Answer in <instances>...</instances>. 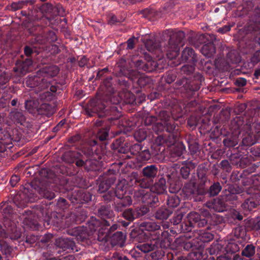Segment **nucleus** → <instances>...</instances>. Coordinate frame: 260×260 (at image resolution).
<instances>
[{
	"label": "nucleus",
	"mask_w": 260,
	"mask_h": 260,
	"mask_svg": "<svg viewBox=\"0 0 260 260\" xmlns=\"http://www.w3.org/2000/svg\"><path fill=\"white\" fill-rule=\"evenodd\" d=\"M252 118V117L246 118V121H245L244 117H236L233 119L231 122L232 129L235 131V133H237L239 134L240 133V132L242 130H246L247 129H250L249 127L246 126V123L247 121H248L249 119H251Z\"/></svg>",
	"instance_id": "33"
},
{
	"label": "nucleus",
	"mask_w": 260,
	"mask_h": 260,
	"mask_svg": "<svg viewBox=\"0 0 260 260\" xmlns=\"http://www.w3.org/2000/svg\"><path fill=\"white\" fill-rule=\"evenodd\" d=\"M151 192L158 195L167 193L166 180L164 177H160L158 181L149 187Z\"/></svg>",
	"instance_id": "35"
},
{
	"label": "nucleus",
	"mask_w": 260,
	"mask_h": 260,
	"mask_svg": "<svg viewBox=\"0 0 260 260\" xmlns=\"http://www.w3.org/2000/svg\"><path fill=\"white\" fill-rule=\"evenodd\" d=\"M6 230L0 225V240H4L9 238L12 240H16L20 238L21 233L17 228L14 223H10V225L6 227Z\"/></svg>",
	"instance_id": "22"
},
{
	"label": "nucleus",
	"mask_w": 260,
	"mask_h": 260,
	"mask_svg": "<svg viewBox=\"0 0 260 260\" xmlns=\"http://www.w3.org/2000/svg\"><path fill=\"white\" fill-rule=\"evenodd\" d=\"M166 146L167 147L170 146H168L166 144H165L161 146L157 145L155 144V140L153 147L155 149H156V152H154L151 154L148 149L145 148L144 149H142L138 156L140 157L141 161H148L151 159L152 155H157L159 153H161L163 152L165 150Z\"/></svg>",
	"instance_id": "28"
},
{
	"label": "nucleus",
	"mask_w": 260,
	"mask_h": 260,
	"mask_svg": "<svg viewBox=\"0 0 260 260\" xmlns=\"http://www.w3.org/2000/svg\"><path fill=\"white\" fill-rule=\"evenodd\" d=\"M241 247L236 241H231L224 246L225 253L228 254L236 253L240 250Z\"/></svg>",
	"instance_id": "64"
},
{
	"label": "nucleus",
	"mask_w": 260,
	"mask_h": 260,
	"mask_svg": "<svg viewBox=\"0 0 260 260\" xmlns=\"http://www.w3.org/2000/svg\"><path fill=\"white\" fill-rule=\"evenodd\" d=\"M185 140L187 143L188 149L192 155L197 156L200 152V147L196 141L195 137L189 135L186 136Z\"/></svg>",
	"instance_id": "42"
},
{
	"label": "nucleus",
	"mask_w": 260,
	"mask_h": 260,
	"mask_svg": "<svg viewBox=\"0 0 260 260\" xmlns=\"http://www.w3.org/2000/svg\"><path fill=\"white\" fill-rule=\"evenodd\" d=\"M251 189L245 190L244 188L239 186L231 185L222 192V198L226 202L232 203L236 201H240L245 198L248 194L252 193Z\"/></svg>",
	"instance_id": "12"
},
{
	"label": "nucleus",
	"mask_w": 260,
	"mask_h": 260,
	"mask_svg": "<svg viewBox=\"0 0 260 260\" xmlns=\"http://www.w3.org/2000/svg\"><path fill=\"white\" fill-rule=\"evenodd\" d=\"M226 58L231 64H237L241 60V57L236 50H231L227 53Z\"/></svg>",
	"instance_id": "60"
},
{
	"label": "nucleus",
	"mask_w": 260,
	"mask_h": 260,
	"mask_svg": "<svg viewBox=\"0 0 260 260\" xmlns=\"http://www.w3.org/2000/svg\"><path fill=\"white\" fill-rule=\"evenodd\" d=\"M99 99L90 100L85 109L86 114L90 116H98L103 119H98L94 125L96 127L104 126L98 129L96 134V140L91 142V145L97 147L98 141H104L109 138L110 127L115 124L121 116V114L116 105L111 102V99L103 96Z\"/></svg>",
	"instance_id": "2"
},
{
	"label": "nucleus",
	"mask_w": 260,
	"mask_h": 260,
	"mask_svg": "<svg viewBox=\"0 0 260 260\" xmlns=\"http://www.w3.org/2000/svg\"><path fill=\"white\" fill-rule=\"evenodd\" d=\"M25 83L28 87L34 88L36 92L48 88L50 84V81L43 77L39 72L36 75L29 76Z\"/></svg>",
	"instance_id": "17"
},
{
	"label": "nucleus",
	"mask_w": 260,
	"mask_h": 260,
	"mask_svg": "<svg viewBox=\"0 0 260 260\" xmlns=\"http://www.w3.org/2000/svg\"><path fill=\"white\" fill-rule=\"evenodd\" d=\"M170 35V39L168 43L169 44H176L177 47L182 45L183 42L185 35L184 31L182 30H172Z\"/></svg>",
	"instance_id": "36"
},
{
	"label": "nucleus",
	"mask_w": 260,
	"mask_h": 260,
	"mask_svg": "<svg viewBox=\"0 0 260 260\" xmlns=\"http://www.w3.org/2000/svg\"><path fill=\"white\" fill-rule=\"evenodd\" d=\"M240 245L241 247H243L241 251L242 256L249 260L253 259L256 253V247L252 244H247L245 246L240 244Z\"/></svg>",
	"instance_id": "51"
},
{
	"label": "nucleus",
	"mask_w": 260,
	"mask_h": 260,
	"mask_svg": "<svg viewBox=\"0 0 260 260\" xmlns=\"http://www.w3.org/2000/svg\"><path fill=\"white\" fill-rule=\"evenodd\" d=\"M50 91H46L41 93L39 94V98L41 101L47 102L53 100L57 95H59L62 91L60 86L58 85L50 84Z\"/></svg>",
	"instance_id": "27"
},
{
	"label": "nucleus",
	"mask_w": 260,
	"mask_h": 260,
	"mask_svg": "<svg viewBox=\"0 0 260 260\" xmlns=\"http://www.w3.org/2000/svg\"><path fill=\"white\" fill-rule=\"evenodd\" d=\"M64 161L75 163L77 167H83L87 171L97 168L98 160L102 158L101 149L94 146H86L79 151L66 152L62 156Z\"/></svg>",
	"instance_id": "3"
},
{
	"label": "nucleus",
	"mask_w": 260,
	"mask_h": 260,
	"mask_svg": "<svg viewBox=\"0 0 260 260\" xmlns=\"http://www.w3.org/2000/svg\"><path fill=\"white\" fill-rule=\"evenodd\" d=\"M34 4V0L20 1L16 2H13L10 5L9 10L12 11H16L22 9L25 6H27L28 4L33 5Z\"/></svg>",
	"instance_id": "59"
},
{
	"label": "nucleus",
	"mask_w": 260,
	"mask_h": 260,
	"mask_svg": "<svg viewBox=\"0 0 260 260\" xmlns=\"http://www.w3.org/2000/svg\"><path fill=\"white\" fill-rule=\"evenodd\" d=\"M245 131H246V135L242 139V144L245 146H251L256 143L257 141L254 132L251 133L252 130L248 129Z\"/></svg>",
	"instance_id": "58"
},
{
	"label": "nucleus",
	"mask_w": 260,
	"mask_h": 260,
	"mask_svg": "<svg viewBox=\"0 0 260 260\" xmlns=\"http://www.w3.org/2000/svg\"><path fill=\"white\" fill-rule=\"evenodd\" d=\"M24 187L23 190H21L13 199V203L19 208H25L27 204L30 202H34L39 198L34 192H37L39 196L43 198L51 200L56 197L57 191L56 190L54 183H39L38 185H29Z\"/></svg>",
	"instance_id": "4"
},
{
	"label": "nucleus",
	"mask_w": 260,
	"mask_h": 260,
	"mask_svg": "<svg viewBox=\"0 0 260 260\" xmlns=\"http://www.w3.org/2000/svg\"><path fill=\"white\" fill-rule=\"evenodd\" d=\"M180 203L179 197L176 194L168 195L167 198V205L169 209L174 208L178 206Z\"/></svg>",
	"instance_id": "62"
},
{
	"label": "nucleus",
	"mask_w": 260,
	"mask_h": 260,
	"mask_svg": "<svg viewBox=\"0 0 260 260\" xmlns=\"http://www.w3.org/2000/svg\"><path fill=\"white\" fill-rule=\"evenodd\" d=\"M78 172L77 169H75L73 172L69 174L70 175L72 176L69 178L61 177L58 178L59 179V184L62 189H64L66 191H70L73 190V187H77L81 188H88V185L86 180L80 175H75Z\"/></svg>",
	"instance_id": "10"
},
{
	"label": "nucleus",
	"mask_w": 260,
	"mask_h": 260,
	"mask_svg": "<svg viewBox=\"0 0 260 260\" xmlns=\"http://www.w3.org/2000/svg\"><path fill=\"white\" fill-rule=\"evenodd\" d=\"M118 228L117 224H112V225L104 232V236L101 240L109 241L113 247H122L125 243L126 236L121 231H116Z\"/></svg>",
	"instance_id": "11"
},
{
	"label": "nucleus",
	"mask_w": 260,
	"mask_h": 260,
	"mask_svg": "<svg viewBox=\"0 0 260 260\" xmlns=\"http://www.w3.org/2000/svg\"><path fill=\"white\" fill-rule=\"evenodd\" d=\"M208 169L205 166H200L198 169L197 175L199 183L201 186H206L210 184V180L209 178Z\"/></svg>",
	"instance_id": "44"
},
{
	"label": "nucleus",
	"mask_w": 260,
	"mask_h": 260,
	"mask_svg": "<svg viewBox=\"0 0 260 260\" xmlns=\"http://www.w3.org/2000/svg\"><path fill=\"white\" fill-rule=\"evenodd\" d=\"M222 186L218 182H214L206 191H202V194H207L209 197H215L221 191Z\"/></svg>",
	"instance_id": "54"
},
{
	"label": "nucleus",
	"mask_w": 260,
	"mask_h": 260,
	"mask_svg": "<svg viewBox=\"0 0 260 260\" xmlns=\"http://www.w3.org/2000/svg\"><path fill=\"white\" fill-rule=\"evenodd\" d=\"M180 47H177L176 44H169L166 46H164L161 49V52H164L167 58L172 60L175 59L179 54Z\"/></svg>",
	"instance_id": "43"
},
{
	"label": "nucleus",
	"mask_w": 260,
	"mask_h": 260,
	"mask_svg": "<svg viewBox=\"0 0 260 260\" xmlns=\"http://www.w3.org/2000/svg\"><path fill=\"white\" fill-rule=\"evenodd\" d=\"M54 252L61 254L62 252L78 251V247L73 238L61 237L56 240Z\"/></svg>",
	"instance_id": "18"
},
{
	"label": "nucleus",
	"mask_w": 260,
	"mask_h": 260,
	"mask_svg": "<svg viewBox=\"0 0 260 260\" xmlns=\"http://www.w3.org/2000/svg\"><path fill=\"white\" fill-rule=\"evenodd\" d=\"M122 197L118 198L119 201L114 202L113 208L116 212H121L125 210V208L132 204V200L131 197L129 195H126V193H123Z\"/></svg>",
	"instance_id": "31"
},
{
	"label": "nucleus",
	"mask_w": 260,
	"mask_h": 260,
	"mask_svg": "<svg viewBox=\"0 0 260 260\" xmlns=\"http://www.w3.org/2000/svg\"><path fill=\"white\" fill-rule=\"evenodd\" d=\"M209 204H211L209 206L210 208L217 212H222L226 210L227 204L222 196L220 198L213 199L211 203H209Z\"/></svg>",
	"instance_id": "48"
},
{
	"label": "nucleus",
	"mask_w": 260,
	"mask_h": 260,
	"mask_svg": "<svg viewBox=\"0 0 260 260\" xmlns=\"http://www.w3.org/2000/svg\"><path fill=\"white\" fill-rule=\"evenodd\" d=\"M246 126L252 130L254 128L255 137L257 142H260V119H258L256 116H254L251 119H249L247 121Z\"/></svg>",
	"instance_id": "41"
},
{
	"label": "nucleus",
	"mask_w": 260,
	"mask_h": 260,
	"mask_svg": "<svg viewBox=\"0 0 260 260\" xmlns=\"http://www.w3.org/2000/svg\"><path fill=\"white\" fill-rule=\"evenodd\" d=\"M177 242L181 244V247L184 249L189 251L191 250L188 254L191 253H201L202 254V258L201 260L206 257V253H204V250L201 247L202 246V244L197 243L196 239H193L190 241L185 240L184 239H178Z\"/></svg>",
	"instance_id": "20"
},
{
	"label": "nucleus",
	"mask_w": 260,
	"mask_h": 260,
	"mask_svg": "<svg viewBox=\"0 0 260 260\" xmlns=\"http://www.w3.org/2000/svg\"><path fill=\"white\" fill-rule=\"evenodd\" d=\"M160 121L153 125L152 130L156 134L165 131L168 134L160 135L155 138V144L161 146L166 144L172 146L177 141L179 136V126L171 116V114L167 111H161L159 113Z\"/></svg>",
	"instance_id": "5"
},
{
	"label": "nucleus",
	"mask_w": 260,
	"mask_h": 260,
	"mask_svg": "<svg viewBox=\"0 0 260 260\" xmlns=\"http://www.w3.org/2000/svg\"><path fill=\"white\" fill-rule=\"evenodd\" d=\"M214 64L216 68L223 71L228 70L231 67L230 62L227 59L225 60L222 57L216 58L214 60Z\"/></svg>",
	"instance_id": "61"
},
{
	"label": "nucleus",
	"mask_w": 260,
	"mask_h": 260,
	"mask_svg": "<svg viewBox=\"0 0 260 260\" xmlns=\"http://www.w3.org/2000/svg\"><path fill=\"white\" fill-rule=\"evenodd\" d=\"M203 80L201 74L195 73L188 78L183 77L177 79L175 84L176 87H179L183 96L190 99L200 89Z\"/></svg>",
	"instance_id": "8"
},
{
	"label": "nucleus",
	"mask_w": 260,
	"mask_h": 260,
	"mask_svg": "<svg viewBox=\"0 0 260 260\" xmlns=\"http://www.w3.org/2000/svg\"><path fill=\"white\" fill-rule=\"evenodd\" d=\"M225 248L224 245L218 242H213L210 247L207 249V251L210 255H215L217 256H223L225 254Z\"/></svg>",
	"instance_id": "46"
},
{
	"label": "nucleus",
	"mask_w": 260,
	"mask_h": 260,
	"mask_svg": "<svg viewBox=\"0 0 260 260\" xmlns=\"http://www.w3.org/2000/svg\"><path fill=\"white\" fill-rule=\"evenodd\" d=\"M98 216L101 218L104 225L111 226L113 219L114 218L113 211L108 205L101 206L98 210Z\"/></svg>",
	"instance_id": "24"
},
{
	"label": "nucleus",
	"mask_w": 260,
	"mask_h": 260,
	"mask_svg": "<svg viewBox=\"0 0 260 260\" xmlns=\"http://www.w3.org/2000/svg\"><path fill=\"white\" fill-rule=\"evenodd\" d=\"M66 191L68 200L74 205L88 203L92 199V194L84 190L77 189L74 191L73 190Z\"/></svg>",
	"instance_id": "19"
},
{
	"label": "nucleus",
	"mask_w": 260,
	"mask_h": 260,
	"mask_svg": "<svg viewBox=\"0 0 260 260\" xmlns=\"http://www.w3.org/2000/svg\"><path fill=\"white\" fill-rule=\"evenodd\" d=\"M159 170L155 165H150L142 168L141 171L142 185L147 188L153 185L154 180L158 176Z\"/></svg>",
	"instance_id": "14"
},
{
	"label": "nucleus",
	"mask_w": 260,
	"mask_h": 260,
	"mask_svg": "<svg viewBox=\"0 0 260 260\" xmlns=\"http://www.w3.org/2000/svg\"><path fill=\"white\" fill-rule=\"evenodd\" d=\"M143 41L147 50L149 52H161V46L160 42L156 40L153 37L146 36L143 38Z\"/></svg>",
	"instance_id": "30"
},
{
	"label": "nucleus",
	"mask_w": 260,
	"mask_h": 260,
	"mask_svg": "<svg viewBox=\"0 0 260 260\" xmlns=\"http://www.w3.org/2000/svg\"><path fill=\"white\" fill-rule=\"evenodd\" d=\"M53 10L54 6L51 3H45L33 6L32 9L29 10L28 15L30 18L43 21L45 24H47L48 22L51 23L54 20Z\"/></svg>",
	"instance_id": "9"
},
{
	"label": "nucleus",
	"mask_w": 260,
	"mask_h": 260,
	"mask_svg": "<svg viewBox=\"0 0 260 260\" xmlns=\"http://www.w3.org/2000/svg\"><path fill=\"white\" fill-rule=\"evenodd\" d=\"M189 224L195 227L202 228L207 225V219L202 218L200 214L196 212H190L186 217Z\"/></svg>",
	"instance_id": "32"
},
{
	"label": "nucleus",
	"mask_w": 260,
	"mask_h": 260,
	"mask_svg": "<svg viewBox=\"0 0 260 260\" xmlns=\"http://www.w3.org/2000/svg\"><path fill=\"white\" fill-rule=\"evenodd\" d=\"M23 24L26 31L33 36L41 33L45 25L44 22L35 19H32L30 21H25Z\"/></svg>",
	"instance_id": "25"
},
{
	"label": "nucleus",
	"mask_w": 260,
	"mask_h": 260,
	"mask_svg": "<svg viewBox=\"0 0 260 260\" xmlns=\"http://www.w3.org/2000/svg\"><path fill=\"white\" fill-rule=\"evenodd\" d=\"M10 79V76L8 72L4 71L0 74V93L4 91L9 92Z\"/></svg>",
	"instance_id": "53"
},
{
	"label": "nucleus",
	"mask_w": 260,
	"mask_h": 260,
	"mask_svg": "<svg viewBox=\"0 0 260 260\" xmlns=\"http://www.w3.org/2000/svg\"><path fill=\"white\" fill-rule=\"evenodd\" d=\"M34 52L33 49L30 46L26 45L24 47V53L27 58L24 60L17 61L16 67L13 68L14 72L21 76L25 74L29 71L30 67L32 64V60L30 57Z\"/></svg>",
	"instance_id": "16"
},
{
	"label": "nucleus",
	"mask_w": 260,
	"mask_h": 260,
	"mask_svg": "<svg viewBox=\"0 0 260 260\" xmlns=\"http://www.w3.org/2000/svg\"><path fill=\"white\" fill-rule=\"evenodd\" d=\"M166 257L168 260H201L202 257V254L199 253H191L184 256L182 252L178 249L168 252Z\"/></svg>",
	"instance_id": "23"
},
{
	"label": "nucleus",
	"mask_w": 260,
	"mask_h": 260,
	"mask_svg": "<svg viewBox=\"0 0 260 260\" xmlns=\"http://www.w3.org/2000/svg\"><path fill=\"white\" fill-rule=\"evenodd\" d=\"M140 228L142 232L135 236L137 239L141 235H145V234L143 233L144 231L155 233L156 236L155 238H153L146 242L141 243L137 246V248L143 252H147L154 250L159 246H163V241H167L169 242V234L168 231H162L160 223L150 221H142L140 224Z\"/></svg>",
	"instance_id": "7"
},
{
	"label": "nucleus",
	"mask_w": 260,
	"mask_h": 260,
	"mask_svg": "<svg viewBox=\"0 0 260 260\" xmlns=\"http://www.w3.org/2000/svg\"><path fill=\"white\" fill-rule=\"evenodd\" d=\"M38 111L41 115L49 116L53 113L54 109L51 105L47 103H43L40 105Z\"/></svg>",
	"instance_id": "63"
},
{
	"label": "nucleus",
	"mask_w": 260,
	"mask_h": 260,
	"mask_svg": "<svg viewBox=\"0 0 260 260\" xmlns=\"http://www.w3.org/2000/svg\"><path fill=\"white\" fill-rule=\"evenodd\" d=\"M214 238V235L209 232H206L204 231H200L198 234V236L195 238L197 240V243L202 244V247L201 248L204 250V243H207Z\"/></svg>",
	"instance_id": "50"
},
{
	"label": "nucleus",
	"mask_w": 260,
	"mask_h": 260,
	"mask_svg": "<svg viewBox=\"0 0 260 260\" xmlns=\"http://www.w3.org/2000/svg\"><path fill=\"white\" fill-rule=\"evenodd\" d=\"M116 178L114 176H109L106 179L101 181L99 184V192L104 193L109 190L110 186L116 181Z\"/></svg>",
	"instance_id": "52"
},
{
	"label": "nucleus",
	"mask_w": 260,
	"mask_h": 260,
	"mask_svg": "<svg viewBox=\"0 0 260 260\" xmlns=\"http://www.w3.org/2000/svg\"><path fill=\"white\" fill-rule=\"evenodd\" d=\"M128 144L127 142H125V138L120 137L113 141L111 147L112 150L118 153L126 154L128 152Z\"/></svg>",
	"instance_id": "34"
},
{
	"label": "nucleus",
	"mask_w": 260,
	"mask_h": 260,
	"mask_svg": "<svg viewBox=\"0 0 260 260\" xmlns=\"http://www.w3.org/2000/svg\"><path fill=\"white\" fill-rule=\"evenodd\" d=\"M123 193L120 188H118V183H117L115 189L112 188L105 192L102 197L105 201L110 202L114 201L115 198L117 199L122 198Z\"/></svg>",
	"instance_id": "40"
},
{
	"label": "nucleus",
	"mask_w": 260,
	"mask_h": 260,
	"mask_svg": "<svg viewBox=\"0 0 260 260\" xmlns=\"http://www.w3.org/2000/svg\"><path fill=\"white\" fill-rule=\"evenodd\" d=\"M117 183L118 188H120L123 193H126V188L128 187L147 188L142 185V177L137 172L132 173L126 179L119 180Z\"/></svg>",
	"instance_id": "15"
},
{
	"label": "nucleus",
	"mask_w": 260,
	"mask_h": 260,
	"mask_svg": "<svg viewBox=\"0 0 260 260\" xmlns=\"http://www.w3.org/2000/svg\"><path fill=\"white\" fill-rule=\"evenodd\" d=\"M88 227L81 226H76L68 230L69 235L75 237L76 240L81 245L87 246L91 244L94 240L93 233L98 231L99 239L104 236V232L107 230L108 226L104 225L102 220L94 217H91L87 221Z\"/></svg>",
	"instance_id": "6"
},
{
	"label": "nucleus",
	"mask_w": 260,
	"mask_h": 260,
	"mask_svg": "<svg viewBox=\"0 0 260 260\" xmlns=\"http://www.w3.org/2000/svg\"><path fill=\"white\" fill-rule=\"evenodd\" d=\"M134 64L137 70L123 67L120 69L116 76L106 78L100 86V93L103 96H108L109 99H111L116 86H119L122 89L128 87L129 84L128 80L136 83V85L141 88L150 87L152 84V79L148 76L141 74L138 70L148 73L158 70L160 68L157 62L151 58L141 59L134 62Z\"/></svg>",
	"instance_id": "1"
},
{
	"label": "nucleus",
	"mask_w": 260,
	"mask_h": 260,
	"mask_svg": "<svg viewBox=\"0 0 260 260\" xmlns=\"http://www.w3.org/2000/svg\"><path fill=\"white\" fill-rule=\"evenodd\" d=\"M149 211V209L145 206L129 208L125 209L121 215L126 220L133 222L135 219L146 214Z\"/></svg>",
	"instance_id": "21"
},
{
	"label": "nucleus",
	"mask_w": 260,
	"mask_h": 260,
	"mask_svg": "<svg viewBox=\"0 0 260 260\" xmlns=\"http://www.w3.org/2000/svg\"><path fill=\"white\" fill-rule=\"evenodd\" d=\"M227 133L224 135V139L223 140V144L227 147H233L237 145L239 142V134Z\"/></svg>",
	"instance_id": "45"
},
{
	"label": "nucleus",
	"mask_w": 260,
	"mask_h": 260,
	"mask_svg": "<svg viewBox=\"0 0 260 260\" xmlns=\"http://www.w3.org/2000/svg\"><path fill=\"white\" fill-rule=\"evenodd\" d=\"M59 68L55 65L46 66L41 69L39 72L43 77H53L57 75Z\"/></svg>",
	"instance_id": "49"
},
{
	"label": "nucleus",
	"mask_w": 260,
	"mask_h": 260,
	"mask_svg": "<svg viewBox=\"0 0 260 260\" xmlns=\"http://www.w3.org/2000/svg\"><path fill=\"white\" fill-rule=\"evenodd\" d=\"M247 34H251L255 43L260 45V28L257 24H250L247 30Z\"/></svg>",
	"instance_id": "56"
},
{
	"label": "nucleus",
	"mask_w": 260,
	"mask_h": 260,
	"mask_svg": "<svg viewBox=\"0 0 260 260\" xmlns=\"http://www.w3.org/2000/svg\"><path fill=\"white\" fill-rule=\"evenodd\" d=\"M173 213V210L161 207L158 208L154 214V217L158 220H164L167 219Z\"/></svg>",
	"instance_id": "55"
},
{
	"label": "nucleus",
	"mask_w": 260,
	"mask_h": 260,
	"mask_svg": "<svg viewBox=\"0 0 260 260\" xmlns=\"http://www.w3.org/2000/svg\"><path fill=\"white\" fill-rule=\"evenodd\" d=\"M143 202L151 207L157 206L159 205V198L157 195L153 192H148L142 197Z\"/></svg>",
	"instance_id": "47"
},
{
	"label": "nucleus",
	"mask_w": 260,
	"mask_h": 260,
	"mask_svg": "<svg viewBox=\"0 0 260 260\" xmlns=\"http://www.w3.org/2000/svg\"><path fill=\"white\" fill-rule=\"evenodd\" d=\"M182 192L187 199H189L194 198L197 193L202 194V192L197 190L196 183L194 181H189L185 183L182 188Z\"/></svg>",
	"instance_id": "37"
},
{
	"label": "nucleus",
	"mask_w": 260,
	"mask_h": 260,
	"mask_svg": "<svg viewBox=\"0 0 260 260\" xmlns=\"http://www.w3.org/2000/svg\"><path fill=\"white\" fill-rule=\"evenodd\" d=\"M181 59L183 61L194 64L197 61V55L192 48L186 47L182 52Z\"/></svg>",
	"instance_id": "39"
},
{
	"label": "nucleus",
	"mask_w": 260,
	"mask_h": 260,
	"mask_svg": "<svg viewBox=\"0 0 260 260\" xmlns=\"http://www.w3.org/2000/svg\"><path fill=\"white\" fill-rule=\"evenodd\" d=\"M163 246H158L154 250H152L149 252L145 256V260H161L165 255V251L161 249L166 246L164 244L165 242H162Z\"/></svg>",
	"instance_id": "38"
},
{
	"label": "nucleus",
	"mask_w": 260,
	"mask_h": 260,
	"mask_svg": "<svg viewBox=\"0 0 260 260\" xmlns=\"http://www.w3.org/2000/svg\"><path fill=\"white\" fill-rule=\"evenodd\" d=\"M23 223L32 230H38L40 226L37 218L32 211L25 210L22 213Z\"/></svg>",
	"instance_id": "26"
},
{
	"label": "nucleus",
	"mask_w": 260,
	"mask_h": 260,
	"mask_svg": "<svg viewBox=\"0 0 260 260\" xmlns=\"http://www.w3.org/2000/svg\"><path fill=\"white\" fill-rule=\"evenodd\" d=\"M216 40L215 35L211 33H205L199 36V40L204 44L201 48V52L208 58L213 57L216 53V47L214 42Z\"/></svg>",
	"instance_id": "13"
},
{
	"label": "nucleus",
	"mask_w": 260,
	"mask_h": 260,
	"mask_svg": "<svg viewBox=\"0 0 260 260\" xmlns=\"http://www.w3.org/2000/svg\"><path fill=\"white\" fill-rule=\"evenodd\" d=\"M253 185V186L250 187L249 189H251L250 191H252V192L251 194L254 195L255 198L253 197H250L245 199L244 203H242L241 205V207L243 209L251 211L254 208H255L259 204V201H260V196L259 195L255 194L254 193V190L257 187V186H255L254 185Z\"/></svg>",
	"instance_id": "29"
},
{
	"label": "nucleus",
	"mask_w": 260,
	"mask_h": 260,
	"mask_svg": "<svg viewBox=\"0 0 260 260\" xmlns=\"http://www.w3.org/2000/svg\"><path fill=\"white\" fill-rule=\"evenodd\" d=\"M196 166L197 164L191 161L186 162L185 165L182 167L180 169V174L181 177L184 179H188L190 175L191 169H194Z\"/></svg>",
	"instance_id": "57"
}]
</instances>
